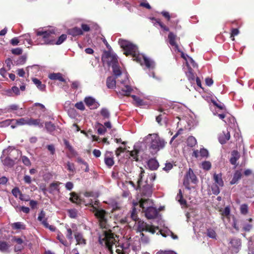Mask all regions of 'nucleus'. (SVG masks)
I'll return each mask as SVG.
<instances>
[{"mask_svg": "<svg viewBox=\"0 0 254 254\" xmlns=\"http://www.w3.org/2000/svg\"><path fill=\"white\" fill-rule=\"evenodd\" d=\"M74 236L76 241V245L84 246L86 244V240L81 233L78 232H75Z\"/></svg>", "mask_w": 254, "mask_h": 254, "instance_id": "obj_16", "label": "nucleus"}, {"mask_svg": "<svg viewBox=\"0 0 254 254\" xmlns=\"http://www.w3.org/2000/svg\"><path fill=\"white\" fill-rule=\"evenodd\" d=\"M176 199L179 202L180 204L182 205H187V201L184 199L183 194L181 189L179 190V192L177 195Z\"/></svg>", "mask_w": 254, "mask_h": 254, "instance_id": "obj_32", "label": "nucleus"}, {"mask_svg": "<svg viewBox=\"0 0 254 254\" xmlns=\"http://www.w3.org/2000/svg\"><path fill=\"white\" fill-rule=\"evenodd\" d=\"M213 179L215 182V183L216 184L215 185H218L220 187H223L224 186V182L222 179L221 174H214L213 176Z\"/></svg>", "mask_w": 254, "mask_h": 254, "instance_id": "obj_29", "label": "nucleus"}, {"mask_svg": "<svg viewBox=\"0 0 254 254\" xmlns=\"http://www.w3.org/2000/svg\"><path fill=\"white\" fill-rule=\"evenodd\" d=\"M70 197L69 200L72 203H75L77 205H80L82 202V200L79 197V196L75 192H72L70 193Z\"/></svg>", "mask_w": 254, "mask_h": 254, "instance_id": "obj_19", "label": "nucleus"}, {"mask_svg": "<svg viewBox=\"0 0 254 254\" xmlns=\"http://www.w3.org/2000/svg\"><path fill=\"white\" fill-rule=\"evenodd\" d=\"M10 245L4 242H0V250L2 252H7Z\"/></svg>", "mask_w": 254, "mask_h": 254, "instance_id": "obj_43", "label": "nucleus"}, {"mask_svg": "<svg viewBox=\"0 0 254 254\" xmlns=\"http://www.w3.org/2000/svg\"><path fill=\"white\" fill-rule=\"evenodd\" d=\"M67 212L68 216L71 218H75L77 217V211L75 209H68Z\"/></svg>", "mask_w": 254, "mask_h": 254, "instance_id": "obj_51", "label": "nucleus"}, {"mask_svg": "<svg viewBox=\"0 0 254 254\" xmlns=\"http://www.w3.org/2000/svg\"><path fill=\"white\" fill-rule=\"evenodd\" d=\"M62 184L60 182L56 181L50 185L49 192L52 193L54 190L60 191L59 186Z\"/></svg>", "mask_w": 254, "mask_h": 254, "instance_id": "obj_31", "label": "nucleus"}, {"mask_svg": "<svg viewBox=\"0 0 254 254\" xmlns=\"http://www.w3.org/2000/svg\"><path fill=\"white\" fill-rule=\"evenodd\" d=\"M81 29L83 31V32H89L90 30V27L89 25L85 23H82L81 24Z\"/></svg>", "mask_w": 254, "mask_h": 254, "instance_id": "obj_59", "label": "nucleus"}, {"mask_svg": "<svg viewBox=\"0 0 254 254\" xmlns=\"http://www.w3.org/2000/svg\"><path fill=\"white\" fill-rule=\"evenodd\" d=\"M42 225L45 228L50 229L51 231L54 232L56 230V227L53 225H50L47 222V218H45L42 222Z\"/></svg>", "mask_w": 254, "mask_h": 254, "instance_id": "obj_42", "label": "nucleus"}, {"mask_svg": "<svg viewBox=\"0 0 254 254\" xmlns=\"http://www.w3.org/2000/svg\"><path fill=\"white\" fill-rule=\"evenodd\" d=\"M153 185L152 184H148L147 181H145V184L139 189L141 196L144 197H151L153 192Z\"/></svg>", "mask_w": 254, "mask_h": 254, "instance_id": "obj_9", "label": "nucleus"}, {"mask_svg": "<svg viewBox=\"0 0 254 254\" xmlns=\"http://www.w3.org/2000/svg\"><path fill=\"white\" fill-rule=\"evenodd\" d=\"M116 81L115 78L109 76L107 78L106 85L108 88L113 89L116 87Z\"/></svg>", "mask_w": 254, "mask_h": 254, "instance_id": "obj_27", "label": "nucleus"}, {"mask_svg": "<svg viewBox=\"0 0 254 254\" xmlns=\"http://www.w3.org/2000/svg\"><path fill=\"white\" fill-rule=\"evenodd\" d=\"M22 162L27 166H29L31 165L30 160L26 156H24L21 157Z\"/></svg>", "mask_w": 254, "mask_h": 254, "instance_id": "obj_62", "label": "nucleus"}, {"mask_svg": "<svg viewBox=\"0 0 254 254\" xmlns=\"http://www.w3.org/2000/svg\"><path fill=\"white\" fill-rule=\"evenodd\" d=\"M100 127L98 128V133L99 134H103L106 131V128L101 124H99Z\"/></svg>", "mask_w": 254, "mask_h": 254, "instance_id": "obj_63", "label": "nucleus"}, {"mask_svg": "<svg viewBox=\"0 0 254 254\" xmlns=\"http://www.w3.org/2000/svg\"><path fill=\"white\" fill-rule=\"evenodd\" d=\"M36 35L41 44H55L56 35L53 30L38 31Z\"/></svg>", "mask_w": 254, "mask_h": 254, "instance_id": "obj_4", "label": "nucleus"}, {"mask_svg": "<svg viewBox=\"0 0 254 254\" xmlns=\"http://www.w3.org/2000/svg\"><path fill=\"white\" fill-rule=\"evenodd\" d=\"M130 218L132 220L134 221H137L138 220V216L137 214V211L134 207H133L132 209Z\"/></svg>", "mask_w": 254, "mask_h": 254, "instance_id": "obj_46", "label": "nucleus"}, {"mask_svg": "<svg viewBox=\"0 0 254 254\" xmlns=\"http://www.w3.org/2000/svg\"><path fill=\"white\" fill-rule=\"evenodd\" d=\"M68 34L73 37H76L83 35V31L78 27H74L70 28L67 31Z\"/></svg>", "mask_w": 254, "mask_h": 254, "instance_id": "obj_18", "label": "nucleus"}, {"mask_svg": "<svg viewBox=\"0 0 254 254\" xmlns=\"http://www.w3.org/2000/svg\"><path fill=\"white\" fill-rule=\"evenodd\" d=\"M66 230H67V233L66 234V237L67 238V239L69 240L70 241H71L73 238H72V230L69 228V227H66Z\"/></svg>", "mask_w": 254, "mask_h": 254, "instance_id": "obj_57", "label": "nucleus"}, {"mask_svg": "<svg viewBox=\"0 0 254 254\" xmlns=\"http://www.w3.org/2000/svg\"><path fill=\"white\" fill-rule=\"evenodd\" d=\"M84 102L90 109H97L99 106V104L97 102L95 99L91 97H87L84 99Z\"/></svg>", "mask_w": 254, "mask_h": 254, "instance_id": "obj_12", "label": "nucleus"}, {"mask_svg": "<svg viewBox=\"0 0 254 254\" xmlns=\"http://www.w3.org/2000/svg\"><path fill=\"white\" fill-rule=\"evenodd\" d=\"M219 186L216 185H214L212 186L211 190H212V193L214 194L217 195L219 193L220 190H219Z\"/></svg>", "mask_w": 254, "mask_h": 254, "instance_id": "obj_58", "label": "nucleus"}, {"mask_svg": "<svg viewBox=\"0 0 254 254\" xmlns=\"http://www.w3.org/2000/svg\"><path fill=\"white\" fill-rule=\"evenodd\" d=\"M240 210L241 214L246 215L248 213V206L246 204H243L240 206Z\"/></svg>", "mask_w": 254, "mask_h": 254, "instance_id": "obj_48", "label": "nucleus"}, {"mask_svg": "<svg viewBox=\"0 0 254 254\" xmlns=\"http://www.w3.org/2000/svg\"><path fill=\"white\" fill-rule=\"evenodd\" d=\"M14 149V147L9 146L7 148L3 150L0 159L4 166L11 167L14 164V161L10 158V156H11V153Z\"/></svg>", "mask_w": 254, "mask_h": 254, "instance_id": "obj_5", "label": "nucleus"}, {"mask_svg": "<svg viewBox=\"0 0 254 254\" xmlns=\"http://www.w3.org/2000/svg\"><path fill=\"white\" fill-rule=\"evenodd\" d=\"M211 167V163L209 161H204L202 163V168L205 170H209Z\"/></svg>", "mask_w": 254, "mask_h": 254, "instance_id": "obj_52", "label": "nucleus"}, {"mask_svg": "<svg viewBox=\"0 0 254 254\" xmlns=\"http://www.w3.org/2000/svg\"><path fill=\"white\" fill-rule=\"evenodd\" d=\"M77 162L79 163V164H83L84 165V166H85L86 167V168L84 170V171L85 172H89V166H88V163L84 161L80 157H78L77 158Z\"/></svg>", "mask_w": 254, "mask_h": 254, "instance_id": "obj_49", "label": "nucleus"}, {"mask_svg": "<svg viewBox=\"0 0 254 254\" xmlns=\"http://www.w3.org/2000/svg\"><path fill=\"white\" fill-rule=\"evenodd\" d=\"M75 107H76L77 109H79L81 111H83L85 110V107L84 104L82 102L80 101L76 103L75 104Z\"/></svg>", "mask_w": 254, "mask_h": 254, "instance_id": "obj_60", "label": "nucleus"}, {"mask_svg": "<svg viewBox=\"0 0 254 254\" xmlns=\"http://www.w3.org/2000/svg\"><path fill=\"white\" fill-rule=\"evenodd\" d=\"M169 44L172 46H174L176 48V49L179 52H181V51L179 50V46L177 44V43L176 42V40L177 39V35H175L173 32H171L169 33L168 36Z\"/></svg>", "mask_w": 254, "mask_h": 254, "instance_id": "obj_17", "label": "nucleus"}, {"mask_svg": "<svg viewBox=\"0 0 254 254\" xmlns=\"http://www.w3.org/2000/svg\"><path fill=\"white\" fill-rule=\"evenodd\" d=\"M133 101L135 102V105L136 106H142L145 105L143 100L136 95H132L131 96Z\"/></svg>", "mask_w": 254, "mask_h": 254, "instance_id": "obj_36", "label": "nucleus"}, {"mask_svg": "<svg viewBox=\"0 0 254 254\" xmlns=\"http://www.w3.org/2000/svg\"><path fill=\"white\" fill-rule=\"evenodd\" d=\"M207 236L209 237L212 238V239H216V233L215 231L211 228L208 229L207 230Z\"/></svg>", "mask_w": 254, "mask_h": 254, "instance_id": "obj_47", "label": "nucleus"}, {"mask_svg": "<svg viewBox=\"0 0 254 254\" xmlns=\"http://www.w3.org/2000/svg\"><path fill=\"white\" fill-rule=\"evenodd\" d=\"M121 47L124 51V54L126 56H131L133 60L136 62L140 61L141 54L139 53L137 47L131 43L126 41L122 40L120 42Z\"/></svg>", "mask_w": 254, "mask_h": 254, "instance_id": "obj_2", "label": "nucleus"}, {"mask_svg": "<svg viewBox=\"0 0 254 254\" xmlns=\"http://www.w3.org/2000/svg\"><path fill=\"white\" fill-rule=\"evenodd\" d=\"M200 156L202 157H207L208 155V152L207 149L205 148H201L199 151Z\"/></svg>", "mask_w": 254, "mask_h": 254, "instance_id": "obj_64", "label": "nucleus"}, {"mask_svg": "<svg viewBox=\"0 0 254 254\" xmlns=\"http://www.w3.org/2000/svg\"><path fill=\"white\" fill-rule=\"evenodd\" d=\"M32 81L40 90L43 91L45 90L46 86L45 84H42V82L40 80L36 78H32Z\"/></svg>", "mask_w": 254, "mask_h": 254, "instance_id": "obj_37", "label": "nucleus"}, {"mask_svg": "<svg viewBox=\"0 0 254 254\" xmlns=\"http://www.w3.org/2000/svg\"><path fill=\"white\" fill-rule=\"evenodd\" d=\"M152 203V201L149 198V197H142L139 201L140 207H141L143 210L146 208H147V206H149V205Z\"/></svg>", "mask_w": 254, "mask_h": 254, "instance_id": "obj_22", "label": "nucleus"}, {"mask_svg": "<svg viewBox=\"0 0 254 254\" xmlns=\"http://www.w3.org/2000/svg\"><path fill=\"white\" fill-rule=\"evenodd\" d=\"M105 163L109 168H111L114 164V161L113 157V153L110 151H106L105 154Z\"/></svg>", "mask_w": 254, "mask_h": 254, "instance_id": "obj_14", "label": "nucleus"}, {"mask_svg": "<svg viewBox=\"0 0 254 254\" xmlns=\"http://www.w3.org/2000/svg\"><path fill=\"white\" fill-rule=\"evenodd\" d=\"M173 164L170 162H168L165 164V166L163 168V170L168 172L170 170L173 168Z\"/></svg>", "mask_w": 254, "mask_h": 254, "instance_id": "obj_61", "label": "nucleus"}, {"mask_svg": "<svg viewBox=\"0 0 254 254\" xmlns=\"http://www.w3.org/2000/svg\"><path fill=\"white\" fill-rule=\"evenodd\" d=\"M49 78L51 80H58L60 81L65 82V80L63 77L61 73H53L49 75Z\"/></svg>", "mask_w": 254, "mask_h": 254, "instance_id": "obj_25", "label": "nucleus"}, {"mask_svg": "<svg viewBox=\"0 0 254 254\" xmlns=\"http://www.w3.org/2000/svg\"><path fill=\"white\" fill-rule=\"evenodd\" d=\"M112 66L113 68V73L116 77H118L121 75L122 71L120 69L119 66L118 65V64H115L114 65H112Z\"/></svg>", "mask_w": 254, "mask_h": 254, "instance_id": "obj_39", "label": "nucleus"}, {"mask_svg": "<svg viewBox=\"0 0 254 254\" xmlns=\"http://www.w3.org/2000/svg\"><path fill=\"white\" fill-rule=\"evenodd\" d=\"M66 166H67V169L69 172H71L72 173H73L75 172V168L74 165L73 163H71L69 162H67V163L66 164Z\"/></svg>", "mask_w": 254, "mask_h": 254, "instance_id": "obj_56", "label": "nucleus"}, {"mask_svg": "<svg viewBox=\"0 0 254 254\" xmlns=\"http://www.w3.org/2000/svg\"><path fill=\"white\" fill-rule=\"evenodd\" d=\"M187 76L189 80L191 82L194 81L195 79V74L193 72L192 69L190 67H189L188 71L186 73Z\"/></svg>", "mask_w": 254, "mask_h": 254, "instance_id": "obj_38", "label": "nucleus"}, {"mask_svg": "<svg viewBox=\"0 0 254 254\" xmlns=\"http://www.w3.org/2000/svg\"><path fill=\"white\" fill-rule=\"evenodd\" d=\"M0 232H1L2 237H3V238L10 240V234L11 233V232H9V231H6L3 229H1ZM11 240L13 242L15 241H16L15 237L14 236L12 237Z\"/></svg>", "mask_w": 254, "mask_h": 254, "instance_id": "obj_34", "label": "nucleus"}, {"mask_svg": "<svg viewBox=\"0 0 254 254\" xmlns=\"http://www.w3.org/2000/svg\"><path fill=\"white\" fill-rule=\"evenodd\" d=\"M139 153V150L136 149L131 151L130 152V155L131 156L134 160L135 161H138V154Z\"/></svg>", "mask_w": 254, "mask_h": 254, "instance_id": "obj_45", "label": "nucleus"}, {"mask_svg": "<svg viewBox=\"0 0 254 254\" xmlns=\"http://www.w3.org/2000/svg\"><path fill=\"white\" fill-rule=\"evenodd\" d=\"M103 62H106L108 65H113L118 64V61L117 55L111 52L110 51L104 52L102 57Z\"/></svg>", "mask_w": 254, "mask_h": 254, "instance_id": "obj_7", "label": "nucleus"}, {"mask_svg": "<svg viewBox=\"0 0 254 254\" xmlns=\"http://www.w3.org/2000/svg\"><path fill=\"white\" fill-rule=\"evenodd\" d=\"M57 239L60 241V242L63 245L66 247H68L69 245L68 243L64 238L63 234L60 232L58 231L57 236Z\"/></svg>", "mask_w": 254, "mask_h": 254, "instance_id": "obj_30", "label": "nucleus"}, {"mask_svg": "<svg viewBox=\"0 0 254 254\" xmlns=\"http://www.w3.org/2000/svg\"><path fill=\"white\" fill-rule=\"evenodd\" d=\"M101 116L104 120L109 119L110 118V112L109 110L106 108H103L101 109L100 112Z\"/></svg>", "mask_w": 254, "mask_h": 254, "instance_id": "obj_33", "label": "nucleus"}, {"mask_svg": "<svg viewBox=\"0 0 254 254\" xmlns=\"http://www.w3.org/2000/svg\"><path fill=\"white\" fill-rule=\"evenodd\" d=\"M141 58H140V61L137 62L139 63L141 65H142V62H144V64L146 67L148 68H153L154 67L155 64L154 62L151 61L149 58H147L145 56L141 55Z\"/></svg>", "mask_w": 254, "mask_h": 254, "instance_id": "obj_13", "label": "nucleus"}, {"mask_svg": "<svg viewBox=\"0 0 254 254\" xmlns=\"http://www.w3.org/2000/svg\"><path fill=\"white\" fill-rule=\"evenodd\" d=\"M16 86H13L11 89H8L4 91V94L8 96H12L15 94Z\"/></svg>", "mask_w": 254, "mask_h": 254, "instance_id": "obj_40", "label": "nucleus"}, {"mask_svg": "<svg viewBox=\"0 0 254 254\" xmlns=\"http://www.w3.org/2000/svg\"><path fill=\"white\" fill-rule=\"evenodd\" d=\"M132 91L133 89L130 86L125 85L121 87V90H119V92L123 95L129 96Z\"/></svg>", "mask_w": 254, "mask_h": 254, "instance_id": "obj_21", "label": "nucleus"}, {"mask_svg": "<svg viewBox=\"0 0 254 254\" xmlns=\"http://www.w3.org/2000/svg\"><path fill=\"white\" fill-rule=\"evenodd\" d=\"M46 213L43 210H42L40 213L39 214V216L38 217V220L41 222L42 224L43 221L46 218H45Z\"/></svg>", "mask_w": 254, "mask_h": 254, "instance_id": "obj_55", "label": "nucleus"}, {"mask_svg": "<svg viewBox=\"0 0 254 254\" xmlns=\"http://www.w3.org/2000/svg\"><path fill=\"white\" fill-rule=\"evenodd\" d=\"M151 141L149 147L150 153L152 155L156 154L160 150L163 149L167 144V142L159 136L158 134H150Z\"/></svg>", "mask_w": 254, "mask_h": 254, "instance_id": "obj_3", "label": "nucleus"}, {"mask_svg": "<svg viewBox=\"0 0 254 254\" xmlns=\"http://www.w3.org/2000/svg\"><path fill=\"white\" fill-rule=\"evenodd\" d=\"M147 208L144 209L145 215L146 218L148 219H153L156 218L158 214L157 210L153 207L147 206Z\"/></svg>", "mask_w": 254, "mask_h": 254, "instance_id": "obj_11", "label": "nucleus"}, {"mask_svg": "<svg viewBox=\"0 0 254 254\" xmlns=\"http://www.w3.org/2000/svg\"><path fill=\"white\" fill-rule=\"evenodd\" d=\"M158 229V227H155L141 221H138L137 230L141 233H142L143 231H146L154 234L156 232V229Z\"/></svg>", "mask_w": 254, "mask_h": 254, "instance_id": "obj_8", "label": "nucleus"}, {"mask_svg": "<svg viewBox=\"0 0 254 254\" xmlns=\"http://www.w3.org/2000/svg\"><path fill=\"white\" fill-rule=\"evenodd\" d=\"M66 38L67 36L66 34H62L58 38V39L57 41L55 40V44H61L66 40Z\"/></svg>", "mask_w": 254, "mask_h": 254, "instance_id": "obj_50", "label": "nucleus"}, {"mask_svg": "<svg viewBox=\"0 0 254 254\" xmlns=\"http://www.w3.org/2000/svg\"><path fill=\"white\" fill-rule=\"evenodd\" d=\"M27 121V125L29 126H38L40 127H43V123L40 122V119L28 118Z\"/></svg>", "mask_w": 254, "mask_h": 254, "instance_id": "obj_26", "label": "nucleus"}, {"mask_svg": "<svg viewBox=\"0 0 254 254\" xmlns=\"http://www.w3.org/2000/svg\"><path fill=\"white\" fill-rule=\"evenodd\" d=\"M17 193L19 194V198L21 200L25 201L29 200V195L22 194L20 192V190H19V189L18 188H17Z\"/></svg>", "mask_w": 254, "mask_h": 254, "instance_id": "obj_44", "label": "nucleus"}, {"mask_svg": "<svg viewBox=\"0 0 254 254\" xmlns=\"http://www.w3.org/2000/svg\"><path fill=\"white\" fill-rule=\"evenodd\" d=\"M197 182V179L194 174L193 170L191 168H189L188 171L184 177L183 185L186 189L190 190V183L196 184Z\"/></svg>", "mask_w": 254, "mask_h": 254, "instance_id": "obj_6", "label": "nucleus"}, {"mask_svg": "<svg viewBox=\"0 0 254 254\" xmlns=\"http://www.w3.org/2000/svg\"><path fill=\"white\" fill-rule=\"evenodd\" d=\"M240 157V155L237 150H233L231 152V157L230 159V162L232 165H236L237 161Z\"/></svg>", "mask_w": 254, "mask_h": 254, "instance_id": "obj_23", "label": "nucleus"}, {"mask_svg": "<svg viewBox=\"0 0 254 254\" xmlns=\"http://www.w3.org/2000/svg\"><path fill=\"white\" fill-rule=\"evenodd\" d=\"M27 59V56L25 55L20 56L18 60H17V64H24Z\"/></svg>", "mask_w": 254, "mask_h": 254, "instance_id": "obj_53", "label": "nucleus"}, {"mask_svg": "<svg viewBox=\"0 0 254 254\" xmlns=\"http://www.w3.org/2000/svg\"><path fill=\"white\" fill-rule=\"evenodd\" d=\"M45 125L46 129L49 132H52L56 129V126L51 122H46Z\"/></svg>", "mask_w": 254, "mask_h": 254, "instance_id": "obj_41", "label": "nucleus"}, {"mask_svg": "<svg viewBox=\"0 0 254 254\" xmlns=\"http://www.w3.org/2000/svg\"><path fill=\"white\" fill-rule=\"evenodd\" d=\"M27 241L24 237V240L21 238H17V252L23 250L27 246Z\"/></svg>", "mask_w": 254, "mask_h": 254, "instance_id": "obj_24", "label": "nucleus"}, {"mask_svg": "<svg viewBox=\"0 0 254 254\" xmlns=\"http://www.w3.org/2000/svg\"><path fill=\"white\" fill-rule=\"evenodd\" d=\"M147 166L151 170H156L159 167V163L154 158H151L148 161Z\"/></svg>", "mask_w": 254, "mask_h": 254, "instance_id": "obj_20", "label": "nucleus"}, {"mask_svg": "<svg viewBox=\"0 0 254 254\" xmlns=\"http://www.w3.org/2000/svg\"><path fill=\"white\" fill-rule=\"evenodd\" d=\"M90 205L92 207L93 209L91 211L94 213L100 227L106 229L102 234L99 235V242L112 252L113 245L117 242L115 239L117 235L112 233L110 229L111 228L110 221L112 219L110 213L104 209H99L94 206L92 203H90Z\"/></svg>", "mask_w": 254, "mask_h": 254, "instance_id": "obj_1", "label": "nucleus"}, {"mask_svg": "<svg viewBox=\"0 0 254 254\" xmlns=\"http://www.w3.org/2000/svg\"><path fill=\"white\" fill-rule=\"evenodd\" d=\"M187 143L188 146L192 147L196 144L197 141L194 136H190L187 139Z\"/></svg>", "mask_w": 254, "mask_h": 254, "instance_id": "obj_35", "label": "nucleus"}, {"mask_svg": "<svg viewBox=\"0 0 254 254\" xmlns=\"http://www.w3.org/2000/svg\"><path fill=\"white\" fill-rule=\"evenodd\" d=\"M230 243L232 246L237 248L241 246V242L239 240L233 239L231 240Z\"/></svg>", "mask_w": 254, "mask_h": 254, "instance_id": "obj_54", "label": "nucleus"}, {"mask_svg": "<svg viewBox=\"0 0 254 254\" xmlns=\"http://www.w3.org/2000/svg\"><path fill=\"white\" fill-rule=\"evenodd\" d=\"M64 144L66 148L68 150L72 157L76 156L77 155V152L73 149L72 146L70 144L68 141H67V140H64Z\"/></svg>", "mask_w": 254, "mask_h": 254, "instance_id": "obj_28", "label": "nucleus"}, {"mask_svg": "<svg viewBox=\"0 0 254 254\" xmlns=\"http://www.w3.org/2000/svg\"><path fill=\"white\" fill-rule=\"evenodd\" d=\"M230 132L227 130L223 131L222 133H220L218 137L219 141L221 144L226 143V142L230 139Z\"/></svg>", "mask_w": 254, "mask_h": 254, "instance_id": "obj_15", "label": "nucleus"}, {"mask_svg": "<svg viewBox=\"0 0 254 254\" xmlns=\"http://www.w3.org/2000/svg\"><path fill=\"white\" fill-rule=\"evenodd\" d=\"M145 171L144 169L142 168H140V172L137 175L136 179H134V180H136L137 181V186H136L134 183L133 181H130L128 182V184L130 185L134 189L136 190H138L140 189L141 183L142 181V178L144 176V174Z\"/></svg>", "mask_w": 254, "mask_h": 254, "instance_id": "obj_10", "label": "nucleus"}]
</instances>
